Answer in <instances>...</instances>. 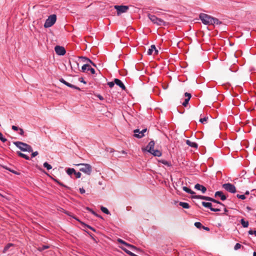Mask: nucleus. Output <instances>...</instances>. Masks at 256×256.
Returning <instances> with one entry per match:
<instances>
[{"label": "nucleus", "instance_id": "393cba45", "mask_svg": "<svg viewBox=\"0 0 256 256\" xmlns=\"http://www.w3.org/2000/svg\"><path fill=\"white\" fill-rule=\"evenodd\" d=\"M222 22H220L218 18H214V17L212 18V24H211L212 25H218L220 24Z\"/></svg>", "mask_w": 256, "mask_h": 256}, {"label": "nucleus", "instance_id": "7ed1b4c3", "mask_svg": "<svg viewBox=\"0 0 256 256\" xmlns=\"http://www.w3.org/2000/svg\"><path fill=\"white\" fill-rule=\"evenodd\" d=\"M148 18L154 24H156L157 26H164L166 25V22L154 14H148Z\"/></svg>", "mask_w": 256, "mask_h": 256}, {"label": "nucleus", "instance_id": "774afa93", "mask_svg": "<svg viewBox=\"0 0 256 256\" xmlns=\"http://www.w3.org/2000/svg\"><path fill=\"white\" fill-rule=\"evenodd\" d=\"M253 256H256V252H254L253 253Z\"/></svg>", "mask_w": 256, "mask_h": 256}, {"label": "nucleus", "instance_id": "680f3d73", "mask_svg": "<svg viewBox=\"0 0 256 256\" xmlns=\"http://www.w3.org/2000/svg\"><path fill=\"white\" fill-rule=\"evenodd\" d=\"M98 97L99 98V99H100V100H104L103 97H102V96H100V95H98Z\"/></svg>", "mask_w": 256, "mask_h": 256}, {"label": "nucleus", "instance_id": "9d476101", "mask_svg": "<svg viewBox=\"0 0 256 256\" xmlns=\"http://www.w3.org/2000/svg\"><path fill=\"white\" fill-rule=\"evenodd\" d=\"M202 205L205 208H208L211 211L214 212H218L220 211V209L218 208H214L212 207V204L210 202H202Z\"/></svg>", "mask_w": 256, "mask_h": 256}, {"label": "nucleus", "instance_id": "aec40b11", "mask_svg": "<svg viewBox=\"0 0 256 256\" xmlns=\"http://www.w3.org/2000/svg\"><path fill=\"white\" fill-rule=\"evenodd\" d=\"M150 153L156 156H162V152L158 150H154Z\"/></svg>", "mask_w": 256, "mask_h": 256}, {"label": "nucleus", "instance_id": "a18cd8bd", "mask_svg": "<svg viewBox=\"0 0 256 256\" xmlns=\"http://www.w3.org/2000/svg\"><path fill=\"white\" fill-rule=\"evenodd\" d=\"M248 234L250 235H252V234H254L255 236H256V230H250L248 232Z\"/></svg>", "mask_w": 256, "mask_h": 256}, {"label": "nucleus", "instance_id": "39448f33", "mask_svg": "<svg viewBox=\"0 0 256 256\" xmlns=\"http://www.w3.org/2000/svg\"><path fill=\"white\" fill-rule=\"evenodd\" d=\"M56 20V14H52L48 16L44 24V27L48 28L53 26Z\"/></svg>", "mask_w": 256, "mask_h": 256}, {"label": "nucleus", "instance_id": "0e129e2a", "mask_svg": "<svg viewBox=\"0 0 256 256\" xmlns=\"http://www.w3.org/2000/svg\"><path fill=\"white\" fill-rule=\"evenodd\" d=\"M69 63H70V66H71L72 69V70H73V67H72V64H71V62H70V61H69Z\"/></svg>", "mask_w": 256, "mask_h": 256}, {"label": "nucleus", "instance_id": "c03bdc74", "mask_svg": "<svg viewBox=\"0 0 256 256\" xmlns=\"http://www.w3.org/2000/svg\"><path fill=\"white\" fill-rule=\"evenodd\" d=\"M240 246H241L240 244L239 243H236L234 247V249L235 250H238L240 248Z\"/></svg>", "mask_w": 256, "mask_h": 256}, {"label": "nucleus", "instance_id": "0eeeda50", "mask_svg": "<svg viewBox=\"0 0 256 256\" xmlns=\"http://www.w3.org/2000/svg\"><path fill=\"white\" fill-rule=\"evenodd\" d=\"M222 188L226 191L231 192L235 193L236 192V188L234 186L230 183L224 184H222Z\"/></svg>", "mask_w": 256, "mask_h": 256}, {"label": "nucleus", "instance_id": "1a4fd4ad", "mask_svg": "<svg viewBox=\"0 0 256 256\" xmlns=\"http://www.w3.org/2000/svg\"><path fill=\"white\" fill-rule=\"evenodd\" d=\"M56 53L59 56H64L65 54L66 51L64 47L56 46L54 48Z\"/></svg>", "mask_w": 256, "mask_h": 256}, {"label": "nucleus", "instance_id": "423d86ee", "mask_svg": "<svg viewBox=\"0 0 256 256\" xmlns=\"http://www.w3.org/2000/svg\"><path fill=\"white\" fill-rule=\"evenodd\" d=\"M114 8L116 10L117 14L120 15L122 13H124L127 12L128 10V6H114Z\"/></svg>", "mask_w": 256, "mask_h": 256}, {"label": "nucleus", "instance_id": "ddd939ff", "mask_svg": "<svg viewBox=\"0 0 256 256\" xmlns=\"http://www.w3.org/2000/svg\"><path fill=\"white\" fill-rule=\"evenodd\" d=\"M192 198L194 199L204 200L208 201H209V200H210V197L201 195H193L192 196Z\"/></svg>", "mask_w": 256, "mask_h": 256}, {"label": "nucleus", "instance_id": "338daca9", "mask_svg": "<svg viewBox=\"0 0 256 256\" xmlns=\"http://www.w3.org/2000/svg\"><path fill=\"white\" fill-rule=\"evenodd\" d=\"M54 180L57 182L58 184V182H60L59 180Z\"/></svg>", "mask_w": 256, "mask_h": 256}, {"label": "nucleus", "instance_id": "7c9ffc66", "mask_svg": "<svg viewBox=\"0 0 256 256\" xmlns=\"http://www.w3.org/2000/svg\"><path fill=\"white\" fill-rule=\"evenodd\" d=\"M66 86H68L70 88H72L74 89L78 90H80V88L78 87V86H74L73 84H70L69 82H66Z\"/></svg>", "mask_w": 256, "mask_h": 256}, {"label": "nucleus", "instance_id": "473e14b6", "mask_svg": "<svg viewBox=\"0 0 256 256\" xmlns=\"http://www.w3.org/2000/svg\"><path fill=\"white\" fill-rule=\"evenodd\" d=\"M50 248V246L48 245H42L38 248V250L40 251H42L48 248Z\"/></svg>", "mask_w": 256, "mask_h": 256}, {"label": "nucleus", "instance_id": "bf43d9fd", "mask_svg": "<svg viewBox=\"0 0 256 256\" xmlns=\"http://www.w3.org/2000/svg\"><path fill=\"white\" fill-rule=\"evenodd\" d=\"M86 226L89 228L90 229L92 230L93 231H95V230L92 228V226H88V225H86Z\"/></svg>", "mask_w": 256, "mask_h": 256}, {"label": "nucleus", "instance_id": "49530a36", "mask_svg": "<svg viewBox=\"0 0 256 256\" xmlns=\"http://www.w3.org/2000/svg\"><path fill=\"white\" fill-rule=\"evenodd\" d=\"M208 119V117H204V118H200V122L202 123H204V122L207 121Z\"/></svg>", "mask_w": 256, "mask_h": 256}, {"label": "nucleus", "instance_id": "052dcab7", "mask_svg": "<svg viewBox=\"0 0 256 256\" xmlns=\"http://www.w3.org/2000/svg\"><path fill=\"white\" fill-rule=\"evenodd\" d=\"M73 62L76 64V67H78V63L76 62V61H73Z\"/></svg>", "mask_w": 256, "mask_h": 256}, {"label": "nucleus", "instance_id": "6ab92c4d", "mask_svg": "<svg viewBox=\"0 0 256 256\" xmlns=\"http://www.w3.org/2000/svg\"><path fill=\"white\" fill-rule=\"evenodd\" d=\"M158 163L162 164L168 167L172 166V164L170 162H169L164 160H158Z\"/></svg>", "mask_w": 256, "mask_h": 256}, {"label": "nucleus", "instance_id": "4d7b16f0", "mask_svg": "<svg viewBox=\"0 0 256 256\" xmlns=\"http://www.w3.org/2000/svg\"><path fill=\"white\" fill-rule=\"evenodd\" d=\"M7 170H8L10 172L14 174H18L16 171H14V170H11L10 169H9V168H7Z\"/></svg>", "mask_w": 256, "mask_h": 256}, {"label": "nucleus", "instance_id": "a878e982", "mask_svg": "<svg viewBox=\"0 0 256 256\" xmlns=\"http://www.w3.org/2000/svg\"><path fill=\"white\" fill-rule=\"evenodd\" d=\"M179 205L184 208H189L190 205L188 203L186 202H180Z\"/></svg>", "mask_w": 256, "mask_h": 256}, {"label": "nucleus", "instance_id": "37998d69", "mask_svg": "<svg viewBox=\"0 0 256 256\" xmlns=\"http://www.w3.org/2000/svg\"><path fill=\"white\" fill-rule=\"evenodd\" d=\"M79 58L82 60L84 62H88V60H90L88 58H87L84 56H80L79 57Z\"/></svg>", "mask_w": 256, "mask_h": 256}, {"label": "nucleus", "instance_id": "f03ea898", "mask_svg": "<svg viewBox=\"0 0 256 256\" xmlns=\"http://www.w3.org/2000/svg\"><path fill=\"white\" fill-rule=\"evenodd\" d=\"M77 166H80V171L84 173L87 175H90L92 172V166L88 164H79Z\"/></svg>", "mask_w": 256, "mask_h": 256}, {"label": "nucleus", "instance_id": "6e6d98bb", "mask_svg": "<svg viewBox=\"0 0 256 256\" xmlns=\"http://www.w3.org/2000/svg\"><path fill=\"white\" fill-rule=\"evenodd\" d=\"M88 62L90 63L93 66L95 67L96 66V64L94 62H93L90 60H88Z\"/></svg>", "mask_w": 256, "mask_h": 256}, {"label": "nucleus", "instance_id": "f8f14e48", "mask_svg": "<svg viewBox=\"0 0 256 256\" xmlns=\"http://www.w3.org/2000/svg\"><path fill=\"white\" fill-rule=\"evenodd\" d=\"M154 144L155 143L154 140L150 141V142L146 146V150L148 151V152H151L154 150Z\"/></svg>", "mask_w": 256, "mask_h": 256}, {"label": "nucleus", "instance_id": "e2e57ef3", "mask_svg": "<svg viewBox=\"0 0 256 256\" xmlns=\"http://www.w3.org/2000/svg\"><path fill=\"white\" fill-rule=\"evenodd\" d=\"M154 54H158V50H156V48L155 50H154Z\"/></svg>", "mask_w": 256, "mask_h": 256}, {"label": "nucleus", "instance_id": "4be33fe9", "mask_svg": "<svg viewBox=\"0 0 256 256\" xmlns=\"http://www.w3.org/2000/svg\"><path fill=\"white\" fill-rule=\"evenodd\" d=\"M182 190L186 192L191 194H192V195L195 194V192L193 190H191L189 188H188L186 186H183Z\"/></svg>", "mask_w": 256, "mask_h": 256}, {"label": "nucleus", "instance_id": "412c9836", "mask_svg": "<svg viewBox=\"0 0 256 256\" xmlns=\"http://www.w3.org/2000/svg\"><path fill=\"white\" fill-rule=\"evenodd\" d=\"M16 154H17L18 156H20V157H22V158H24V159H26V160H30V157L28 156L27 155H26V154H23V153H22V152H17Z\"/></svg>", "mask_w": 256, "mask_h": 256}, {"label": "nucleus", "instance_id": "20e7f679", "mask_svg": "<svg viewBox=\"0 0 256 256\" xmlns=\"http://www.w3.org/2000/svg\"><path fill=\"white\" fill-rule=\"evenodd\" d=\"M199 18L204 24H212V16L204 13H202L200 14Z\"/></svg>", "mask_w": 256, "mask_h": 256}, {"label": "nucleus", "instance_id": "13d9d810", "mask_svg": "<svg viewBox=\"0 0 256 256\" xmlns=\"http://www.w3.org/2000/svg\"><path fill=\"white\" fill-rule=\"evenodd\" d=\"M202 228L207 231H209L210 230V228H208V227H206L204 226H202Z\"/></svg>", "mask_w": 256, "mask_h": 256}, {"label": "nucleus", "instance_id": "b1692460", "mask_svg": "<svg viewBox=\"0 0 256 256\" xmlns=\"http://www.w3.org/2000/svg\"><path fill=\"white\" fill-rule=\"evenodd\" d=\"M66 172L68 175L72 176V175L74 174V172H76V170L73 168H68Z\"/></svg>", "mask_w": 256, "mask_h": 256}, {"label": "nucleus", "instance_id": "58836bf2", "mask_svg": "<svg viewBox=\"0 0 256 256\" xmlns=\"http://www.w3.org/2000/svg\"><path fill=\"white\" fill-rule=\"evenodd\" d=\"M58 210L60 211V212H64V214H66L68 215V216H70V212H68V211H66V210H64V208H60L58 209Z\"/></svg>", "mask_w": 256, "mask_h": 256}, {"label": "nucleus", "instance_id": "c85d7f7f", "mask_svg": "<svg viewBox=\"0 0 256 256\" xmlns=\"http://www.w3.org/2000/svg\"><path fill=\"white\" fill-rule=\"evenodd\" d=\"M88 68H90V66L88 64H84L82 68V72H85L86 70H88Z\"/></svg>", "mask_w": 256, "mask_h": 256}, {"label": "nucleus", "instance_id": "4c0bfd02", "mask_svg": "<svg viewBox=\"0 0 256 256\" xmlns=\"http://www.w3.org/2000/svg\"><path fill=\"white\" fill-rule=\"evenodd\" d=\"M0 140L3 142H5L7 140L6 138L4 137L1 132H0Z\"/></svg>", "mask_w": 256, "mask_h": 256}, {"label": "nucleus", "instance_id": "8fccbe9b", "mask_svg": "<svg viewBox=\"0 0 256 256\" xmlns=\"http://www.w3.org/2000/svg\"><path fill=\"white\" fill-rule=\"evenodd\" d=\"M58 184H60V186H62L68 189H70V188L64 184L62 183L61 182H58Z\"/></svg>", "mask_w": 256, "mask_h": 256}, {"label": "nucleus", "instance_id": "79ce46f5", "mask_svg": "<svg viewBox=\"0 0 256 256\" xmlns=\"http://www.w3.org/2000/svg\"><path fill=\"white\" fill-rule=\"evenodd\" d=\"M115 84L114 81V82H108V85L110 88H112L114 87V85Z\"/></svg>", "mask_w": 256, "mask_h": 256}, {"label": "nucleus", "instance_id": "864d4df0", "mask_svg": "<svg viewBox=\"0 0 256 256\" xmlns=\"http://www.w3.org/2000/svg\"><path fill=\"white\" fill-rule=\"evenodd\" d=\"M60 82H61L62 83L64 84L65 85H66V82H67L62 78H61L60 79Z\"/></svg>", "mask_w": 256, "mask_h": 256}, {"label": "nucleus", "instance_id": "c756f323", "mask_svg": "<svg viewBox=\"0 0 256 256\" xmlns=\"http://www.w3.org/2000/svg\"><path fill=\"white\" fill-rule=\"evenodd\" d=\"M86 210H88L89 212H90L92 214H93L95 216H97V217H98V218H102V217L100 216H99L98 214L96 212H94L92 208H88V207H87L86 208Z\"/></svg>", "mask_w": 256, "mask_h": 256}, {"label": "nucleus", "instance_id": "f704fd0d", "mask_svg": "<svg viewBox=\"0 0 256 256\" xmlns=\"http://www.w3.org/2000/svg\"><path fill=\"white\" fill-rule=\"evenodd\" d=\"M121 248L124 251L126 254H129L130 256H132V254H133L134 253L131 252L130 250H128L127 248H124V247H121Z\"/></svg>", "mask_w": 256, "mask_h": 256}, {"label": "nucleus", "instance_id": "f257e3e1", "mask_svg": "<svg viewBox=\"0 0 256 256\" xmlns=\"http://www.w3.org/2000/svg\"><path fill=\"white\" fill-rule=\"evenodd\" d=\"M14 144L19 149L23 152H32V146L26 143L21 142H14Z\"/></svg>", "mask_w": 256, "mask_h": 256}, {"label": "nucleus", "instance_id": "72a5a7b5", "mask_svg": "<svg viewBox=\"0 0 256 256\" xmlns=\"http://www.w3.org/2000/svg\"><path fill=\"white\" fill-rule=\"evenodd\" d=\"M209 201L210 202H213L214 203H216V204H219L220 205H222V206H224V204H222L221 202L212 198H210V200H209Z\"/></svg>", "mask_w": 256, "mask_h": 256}, {"label": "nucleus", "instance_id": "603ef678", "mask_svg": "<svg viewBox=\"0 0 256 256\" xmlns=\"http://www.w3.org/2000/svg\"><path fill=\"white\" fill-rule=\"evenodd\" d=\"M20 132L19 134L21 136H23L24 134V131L22 128H20L19 130Z\"/></svg>", "mask_w": 256, "mask_h": 256}, {"label": "nucleus", "instance_id": "f3484780", "mask_svg": "<svg viewBox=\"0 0 256 256\" xmlns=\"http://www.w3.org/2000/svg\"><path fill=\"white\" fill-rule=\"evenodd\" d=\"M184 96L186 97V98L184 100V101L182 102V105L184 106H186L188 105V102L192 97V96H191L190 94L188 93V92H185Z\"/></svg>", "mask_w": 256, "mask_h": 256}, {"label": "nucleus", "instance_id": "ea45409f", "mask_svg": "<svg viewBox=\"0 0 256 256\" xmlns=\"http://www.w3.org/2000/svg\"><path fill=\"white\" fill-rule=\"evenodd\" d=\"M236 197L238 198H240L241 200H244L246 199V196L244 194H238L236 195Z\"/></svg>", "mask_w": 256, "mask_h": 256}, {"label": "nucleus", "instance_id": "5fc2aeb1", "mask_svg": "<svg viewBox=\"0 0 256 256\" xmlns=\"http://www.w3.org/2000/svg\"><path fill=\"white\" fill-rule=\"evenodd\" d=\"M12 128L15 131L18 130H19V128L16 126H12Z\"/></svg>", "mask_w": 256, "mask_h": 256}, {"label": "nucleus", "instance_id": "de8ad7c7", "mask_svg": "<svg viewBox=\"0 0 256 256\" xmlns=\"http://www.w3.org/2000/svg\"><path fill=\"white\" fill-rule=\"evenodd\" d=\"M88 70H90V72L92 73V74H95V70L94 68H91L90 66V68H88Z\"/></svg>", "mask_w": 256, "mask_h": 256}, {"label": "nucleus", "instance_id": "e433bc0d", "mask_svg": "<svg viewBox=\"0 0 256 256\" xmlns=\"http://www.w3.org/2000/svg\"><path fill=\"white\" fill-rule=\"evenodd\" d=\"M194 226L198 228H201L202 227V224L200 222H196L194 223Z\"/></svg>", "mask_w": 256, "mask_h": 256}, {"label": "nucleus", "instance_id": "9b49d317", "mask_svg": "<svg viewBox=\"0 0 256 256\" xmlns=\"http://www.w3.org/2000/svg\"><path fill=\"white\" fill-rule=\"evenodd\" d=\"M117 240H118V242L123 244L124 245L126 246L128 248L132 250H134V251L138 250V248H136L135 246L126 242L125 241H124L122 239L118 238Z\"/></svg>", "mask_w": 256, "mask_h": 256}, {"label": "nucleus", "instance_id": "cd10ccee", "mask_svg": "<svg viewBox=\"0 0 256 256\" xmlns=\"http://www.w3.org/2000/svg\"><path fill=\"white\" fill-rule=\"evenodd\" d=\"M14 246V244L12 243H9L4 248V250H3V252L4 253H6L8 250L11 247V246Z\"/></svg>", "mask_w": 256, "mask_h": 256}, {"label": "nucleus", "instance_id": "c9c22d12", "mask_svg": "<svg viewBox=\"0 0 256 256\" xmlns=\"http://www.w3.org/2000/svg\"><path fill=\"white\" fill-rule=\"evenodd\" d=\"M44 168H46V169L48 170H50L52 169V166H51V165L50 164H48L47 162H44Z\"/></svg>", "mask_w": 256, "mask_h": 256}, {"label": "nucleus", "instance_id": "bb28decb", "mask_svg": "<svg viewBox=\"0 0 256 256\" xmlns=\"http://www.w3.org/2000/svg\"><path fill=\"white\" fill-rule=\"evenodd\" d=\"M240 224L244 228H247L248 226V222L245 220L244 218L240 220Z\"/></svg>", "mask_w": 256, "mask_h": 256}, {"label": "nucleus", "instance_id": "a211bd4d", "mask_svg": "<svg viewBox=\"0 0 256 256\" xmlns=\"http://www.w3.org/2000/svg\"><path fill=\"white\" fill-rule=\"evenodd\" d=\"M186 144L188 146H190L192 148H197L198 146V144L196 142H192V141H190V140H186Z\"/></svg>", "mask_w": 256, "mask_h": 256}, {"label": "nucleus", "instance_id": "2f4dec72", "mask_svg": "<svg viewBox=\"0 0 256 256\" xmlns=\"http://www.w3.org/2000/svg\"><path fill=\"white\" fill-rule=\"evenodd\" d=\"M100 210H101L104 214H110V212H109V210H108V209L106 208V207H104L103 206H101L100 208Z\"/></svg>", "mask_w": 256, "mask_h": 256}, {"label": "nucleus", "instance_id": "5701e85b", "mask_svg": "<svg viewBox=\"0 0 256 256\" xmlns=\"http://www.w3.org/2000/svg\"><path fill=\"white\" fill-rule=\"evenodd\" d=\"M156 49V46L154 45H152L150 48L148 50L147 52V54L148 55H152V53L154 51V50Z\"/></svg>", "mask_w": 256, "mask_h": 256}, {"label": "nucleus", "instance_id": "4468645a", "mask_svg": "<svg viewBox=\"0 0 256 256\" xmlns=\"http://www.w3.org/2000/svg\"><path fill=\"white\" fill-rule=\"evenodd\" d=\"M194 188L198 190H201L202 194H204L206 191V188L199 184H196L194 186Z\"/></svg>", "mask_w": 256, "mask_h": 256}, {"label": "nucleus", "instance_id": "09e8293b", "mask_svg": "<svg viewBox=\"0 0 256 256\" xmlns=\"http://www.w3.org/2000/svg\"><path fill=\"white\" fill-rule=\"evenodd\" d=\"M38 154V152L37 151H36L34 152H32V157L34 158Z\"/></svg>", "mask_w": 256, "mask_h": 256}, {"label": "nucleus", "instance_id": "dca6fc26", "mask_svg": "<svg viewBox=\"0 0 256 256\" xmlns=\"http://www.w3.org/2000/svg\"><path fill=\"white\" fill-rule=\"evenodd\" d=\"M115 84L119 86L122 90H125L126 88L123 82L118 78H114Z\"/></svg>", "mask_w": 256, "mask_h": 256}, {"label": "nucleus", "instance_id": "a19ab883", "mask_svg": "<svg viewBox=\"0 0 256 256\" xmlns=\"http://www.w3.org/2000/svg\"><path fill=\"white\" fill-rule=\"evenodd\" d=\"M74 174L76 178H80L81 176V175H82V174H81V173L80 172H77L76 171V172H74Z\"/></svg>", "mask_w": 256, "mask_h": 256}, {"label": "nucleus", "instance_id": "3c124183", "mask_svg": "<svg viewBox=\"0 0 256 256\" xmlns=\"http://www.w3.org/2000/svg\"><path fill=\"white\" fill-rule=\"evenodd\" d=\"M85 192V190L83 188H80V192L81 194H84Z\"/></svg>", "mask_w": 256, "mask_h": 256}, {"label": "nucleus", "instance_id": "6e6552de", "mask_svg": "<svg viewBox=\"0 0 256 256\" xmlns=\"http://www.w3.org/2000/svg\"><path fill=\"white\" fill-rule=\"evenodd\" d=\"M147 129L144 128L142 130H140L139 129H136L134 130V136L138 138H142L144 136V133L146 132Z\"/></svg>", "mask_w": 256, "mask_h": 256}, {"label": "nucleus", "instance_id": "69168bd1", "mask_svg": "<svg viewBox=\"0 0 256 256\" xmlns=\"http://www.w3.org/2000/svg\"><path fill=\"white\" fill-rule=\"evenodd\" d=\"M250 194V192L249 191H246V192H245V194H246V195H248Z\"/></svg>", "mask_w": 256, "mask_h": 256}, {"label": "nucleus", "instance_id": "2eb2a0df", "mask_svg": "<svg viewBox=\"0 0 256 256\" xmlns=\"http://www.w3.org/2000/svg\"><path fill=\"white\" fill-rule=\"evenodd\" d=\"M215 197H220V200H224L226 199V196L224 194L223 192L222 191H217L215 192L214 194Z\"/></svg>", "mask_w": 256, "mask_h": 256}]
</instances>
